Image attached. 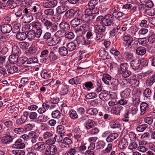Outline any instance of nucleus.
I'll list each match as a JSON object with an SVG mask.
<instances>
[{"label":"nucleus","mask_w":155,"mask_h":155,"mask_svg":"<svg viewBox=\"0 0 155 155\" xmlns=\"http://www.w3.org/2000/svg\"><path fill=\"white\" fill-rule=\"evenodd\" d=\"M3 124L8 129H10L11 130L13 129L12 127L13 126V122L12 121L10 120L6 121L3 122Z\"/></svg>","instance_id":"nucleus-41"},{"label":"nucleus","mask_w":155,"mask_h":155,"mask_svg":"<svg viewBox=\"0 0 155 155\" xmlns=\"http://www.w3.org/2000/svg\"><path fill=\"white\" fill-rule=\"evenodd\" d=\"M105 26L103 24H98L94 26L95 30L97 32H103L106 29Z\"/></svg>","instance_id":"nucleus-29"},{"label":"nucleus","mask_w":155,"mask_h":155,"mask_svg":"<svg viewBox=\"0 0 155 155\" xmlns=\"http://www.w3.org/2000/svg\"><path fill=\"white\" fill-rule=\"evenodd\" d=\"M38 60L36 58L34 57L29 58H27V64H31L37 63L38 62Z\"/></svg>","instance_id":"nucleus-62"},{"label":"nucleus","mask_w":155,"mask_h":155,"mask_svg":"<svg viewBox=\"0 0 155 155\" xmlns=\"http://www.w3.org/2000/svg\"><path fill=\"white\" fill-rule=\"evenodd\" d=\"M19 45L22 49H26L29 47V44L28 42L22 41L19 43Z\"/></svg>","instance_id":"nucleus-49"},{"label":"nucleus","mask_w":155,"mask_h":155,"mask_svg":"<svg viewBox=\"0 0 155 155\" xmlns=\"http://www.w3.org/2000/svg\"><path fill=\"white\" fill-rule=\"evenodd\" d=\"M33 19V16L31 15H26L21 18L22 21L25 23H28L31 22Z\"/></svg>","instance_id":"nucleus-22"},{"label":"nucleus","mask_w":155,"mask_h":155,"mask_svg":"<svg viewBox=\"0 0 155 155\" xmlns=\"http://www.w3.org/2000/svg\"><path fill=\"white\" fill-rule=\"evenodd\" d=\"M44 13L48 17L53 16L54 14V10L52 8H49L45 10Z\"/></svg>","instance_id":"nucleus-51"},{"label":"nucleus","mask_w":155,"mask_h":155,"mask_svg":"<svg viewBox=\"0 0 155 155\" xmlns=\"http://www.w3.org/2000/svg\"><path fill=\"white\" fill-rule=\"evenodd\" d=\"M125 137V136H124L119 143L118 147L120 149H123L126 147V139Z\"/></svg>","instance_id":"nucleus-34"},{"label":"nucleus","mask_w":155,"mask_h":155,"mask_svg":"<svg viewBox=\"0 0 155 155\" xmlns=\"http://www.w3.org/2000/svg\"><path fill=\"white\" fill-rule=\"evenodd\" d=\"M16 37L18 40H24L26 38L27 35L24 32H19L16 35Z\"/></svg>","instance_id":"nucleus-36"},{"label":"nucleus","mask_w":155,"mask_h":155,"mask_svg":"<svg viewBox=\"0 0 155 155\" xmlns=\"http://www.w3.org/2000/svg\"><path fill=\"white\" fill-rule=\"evenodd\" d=\"M57 131L60 134H63L65 132V127L61 125H58L57 127Z\"/></svg>","instance_id":"nucleus-45"},{"label":"nucleus","mask_w":155,"mask_h":155,"mask_svg":"<svg viewBox=\"0 0 155 155\" xmlns=\"http://www.w3.org/2000/svg\"><path fill=\"white\" fill-rule=\"evenodd\" d=\"M86 112L91 115L95 116L98 113V110L95 108H89L87 109Z\"/></svg>","instance_id":"nucleus-31"},{"label":"nucleus","mask_w":155,"mask_h":155,"mask_svg":"<svg viewBox=\"0 0 155 155\" xmlns=\"http://www.w3.org/2000/svg\"><path fill=\"white\" fill-rule=\"evenodd\" d=\"M2 140L3 143L9 144L12 142L13 138L10 135H6L2 137Z\"/></svg>","instance_id":"nucleus-20"},{"label":"nucleus","mask_w":155,"mask_h":155,"mask_svg":"<svg viewBox=\"0 0 155 155\" xmlns=\"http://www.w3.org/2000/svg\"><path fill=\"white\" fill-rule=\"evenodd\" d=\"M43 25L45 29L52 32H55L58 30L57 25H53L52 23L49 20L43 24Z\"/></svg>","instance_id":"nucleus-2"},{"label":"nucleus","mask_w":155,"mask_h":155,"mask_svg":"<svg viewBox=\"0 0 155 155\" xmlns=\"http://www.w3.org/2000/svg\"><path fill=\"white\" fill-rule=\"evenodd\" d=\"M95 125V121L91 119L88 120L84 123L85 127L87 130L93 128Z\"/></svg>","instance_id":"nucleus-21"},{"label":"nucleus","mask_w":155,"mask_h":155,"mask_svg":"<svg viewBox=\"0 0 155 155\" xmlns=\"http://www.w3.org/2000/svg\"><path fill=\"white\" fill-rule=\"evenodd\" d=\"M83 21L78 19V18H75L71 21L70 24L72 27L75 28L80 25Z\"/></svg>","instance_id":"nucleus-23"},{"label":"nucleus","mask_w":155,"mask_h":155,"mask_svg":"<svg viewBox=\"0 0 155 155\" xmlns=\"http://www.w3.org/2000/svg\"><path fill=\"white\" fill-rule=\"evenodd\" d=\"M99 97L100 99L104 101L108 100L110 97V95L107 91L103 90L99 95Z\"/></svg>","instance_id":"nucleus-18"},{"label":"nucleus","mask_w":155,"mask_h":155,"mask_svg":"<svg viewBox=\"0 0 155 155\" xmlns=\"http://www.w3.org/2000/svg\"><path fill=\"white\" fill-rule=\"evenodd\" d=\"M100 103V100L96 99L91 101L90 105L93 107H96Z\"/></svg>","instance_id":"nucleus-59"},{"label":"nucleus","mask_w":155,"mask_h":155,"mask_svg":"<svg viewBox=\"0 0 155 155\" xmlns=\"http://www.w3.org/2000/svg\"><path fill=\"white\" fill-rule=\"evenodd\" d=\"M136 53L138 55H143L146 52V49L144 47L140 46L136 50Z\"/></svg>","instance_id":"nucleus-27"},{"label":"nucleus","mask_w":155,"mask_h":155,"mask_svg":"<svg viewBox=\"0 0 155 155\" xmlns=\"http://www.w3.org/2000/svg\"><path fill=\"white\" fill-rule=\"evenodd\" d=\"M76 47V45L75 44L72 42L69 43L67 45L68 50L70 51H72L75 49Z\"/></svg>","instance_id":"nucleus-46"},{"label":"nucleus","mask_w":155,"mask_h":155,"mask_svg":"<svg viewBox=\"0 0 155 155\" xmlns=\"http://www.w3.org/2000/svg\"><path fill=\"white\" fill-rule=\"evenodd\" d=\"M119 71L120 74H122V76L124 78H126V63H123L120 64Z\"/></svg>","instance_id":"nucleus-24"},{"label":"nucleus","mask_w":155,"mask_h":155,"mask_svg":"<svg viewBox=\"0 0 155 155\" xmlns=\"http://www.w3.org/2000/svg\"><path fill=\"white\" fill-rule=\"evenodd\" d=\"M74 15V11L73 9H71L68 11L65 14L66 17L71 18H72Z\"/></svg>","instance_id":"nucleus-38"},{"label":"nucleus","mask_w":155,"mask_h":155,"mask_svg":"<svg viewBox=\"0 0 155 155\" xmlns=\"http://www.w3.org/2000/svg\"><path fill=\"white\" fill-rule=\"evenodd\" d=\"M49 52V51L48 50L45 49L41 53V55H40V57L41 58H43V59L45 60V62H46V61L47 60V58H46L47 57V56L48 55V53Z\"/></svg>","instance_id":"nucleus-58"},{"label":"nucleus","mask_w":155,"mask_h":155,"mask_svg":"<svg viewBox=\"0 0 155 155\" xmlns=\"http://www.w3.org/2000/svg\"><path fill=\"white\" fill-rule=\"evenodd\" d=\"M38 135L35 132L31 131L30 132L29 138V142L32 144L35 143L37 142Z\"/></svg>","instance_id":"nucleus-13"},{"label":"nucleus","mask_w":155,"mask_h":155,"mask_svg":"<svg viewBox=\"0 0 155 155\" xmlns=\"http://www.w3.org/2000/svg\"><path fill=\"white\" fill-rule=\"evenodd\" d=\"M63 138L61 134H59L55 136L54 138H53V140H54V143L56 140L58 142H61L62 141Z\"/></svg>","instance_id":"nucleus-56"},{"label":"nucleus","mask_w":155,"mask_h":155,"mask_svg":"<svg viewBox=\"0 0 155 155\" xmlns=\"http://www.w3.org/2000/svg\"><path fill=\"white\" fill-rule=\"evenodd\" d=\"M94 33L92 31H89L87 32L86 34V37L87 39H90L92 42L94 41Z\"/></svg>","instance_id":"nucleus-48"},{"label":"nucleus","mask_w":155,"mask_h":155,"mask_svg":"<svg viewBox=\"0 0 155 155\" xmlns=\"http://www.w3.org/2000/svg\"><path fill=\"white\" fill-rule=\"evenodd\" d=\"M26 121V119H25L21 116L20 118L16 120V124L18 126L24 124L25 122Z\"/></svg>","instance_id":"nucleus-53"},{"label":"nucleus","mask_w":155,"mask_h":155,"mask_svg":"<svg viewBox=\"0 0 155 155\" xmlns=\"http://www.w3.org/2000/svg\"><path fill=\"white\" fill-rule=\"evenodd\" d=\"M62 33L61 30L57 31L54 34V36L48 40H45L46 43L49 46H54L58 44L60 41V37H58Z\"/></svg>","instance_id":"nucleus-1"},{"label":"nucleus","mask_w":155,"mask_h":155,"mask_svg":"<svg viewBox=\"0 0 155 155\" xmlns=\"http://www.w3.org/2000/svg\"><path fill=\"white\" fill-rule=\"evenodd\" d=\"M68 9V7L67 6L61 5L57 8V12L58 14H61L64 12Z\"/></svg>","instance_id":"nucleus-25"},{"label":"nucleus","mask_w":155,"mask_h":155,"mask_svg":"<svg viewBox=\"0 0 155 155\" xmlns=\"http://www.w3.org/2000/svg\"><path fill=\"white\" fill-rule=\"evenodd\" d=\"M20 2L19 0H8L6 2V5L10 9H13L18 5V4Z\"/></svg>","instance_id":"nucleus-12"},{"label":"nucleus","mask_w":155,"mask_h":155,"mask_svg":"<svg viewBox=\"0 0 155 155\" xmlns=\"http://www.w3.org/2000/svg\"><path fill=\"white\" fill-rule=\"evenodd\" d=\"M72 141L68 137H66L64 138L62 141V143L65 145H69L71 144Z\"/></svg>","instance_id":"nucleus-63"},{"label":"nucleus","mask_w":155,"mask_h":155,"mask_svg":"<svg viewBox=\"0 0 155 155\" xmlns=\"http://www.w3.org/2000/svg\"><path fill=\"white\" fill-rule=\"evenodd\" d=\"M141 115H143L145 112L146 110L148 107V104L145 102H142L140 106Z\"/></svg>","instance_id":"nucleus-32"},{"label":"nucleus","mask_w":155,"mask_h":155,"mask_svg":"<svg viewBox=\"0 0 155 155\" xmlns=\"http://www.w3.org/2000/svg\"><path fill=\"white\" fill-rule=\"evenodd\" d=\"M113 21V18L112 15L108 14L104 16V24L105 26H108L111 25Z\"/></svg>","instance_id":"nucleus-6"},{"label":"nucleus","mask_w":155,"mask_h":155,"mask_svg":"<svg viewBox=\"0 0 155 155\" xmlns=\"http://www.w3.org/2000/svg\"><path fill=\"white\" fill-rule=\"evenodd\" d=\"M82 132L78 127H76L74 130V137L78 141H80L81 140Z\"/></svg>","instance_id":"nucleus-7"},{"label":"nucleus","mask_w":155,"mask_h":155,"mask_svg":"<svg viewBox=\"0 0 155 155\" xmlns=\"http://www.w3.org/2000/svg\"><path fill=\"white\" fill-rule=\"evenodd\" d=\"M65 38L68 40L73 39L75 36L74 33L72 31L66 32L65 34Z\"/></svg>","instance_id":"nucleus-50"},{"label":"nucleus","mask_w":155,"mask_h":155,"mask_svg":"<svg viewBox=\"0 0 155 155\" xmlns=\"http://www.w3.org/2000/svg\"><path fill=\"white\" fill-rule=\"evenodd\" d=\"M49 59L52 61L56 60L57 58V56L53 51H50V54L49 55Z\"/></svg>","instance_id":"nucleus-57"},{"label":"nucleus","mask_w":155,"mask_h":155,"mask_svg":"<svg viewBox=\"0 0 155 155\" xmlns=\"http://www.w3.org/2000/svg\"><path fill=\"white\" fill-rule=\"evenodd\" d=\"M85 18L84 20H83V21L86 22V24L88 27H90L91 26H93L94 24L93 23V20L94 18V16H85Z\"/></svg>","instance_id":"nucleus-10"},{"label":"nucleus","mask_w":155,"mask_h":155,"mask_svg":"<svg viewBox=\"0 0 155 155\" xmlns=\"http://www.w3.org/2000/svg\"><path fill=\"white\" fill-rule=\"evenodd\" d=\"M59 52L62 56H66L68 53V49L64 47L60 48H59Z\"/></svg>","instance_id":"nucleus-43"},{"label":"nucleus","mask_w":155,"mask_h":155,"mask_svg":"<svg viewBox=\"0 0 155 155\" xmlns=\"http://www.w3.org/2000/svg\"><path fill=\"white\" fill-rule=\"evenodd\" d=\"M12 147L17 149H23L25 147V144L21 139L17 140L12 145Z\"/></svg>","instance_id":"nucleus-8"},{"label":"nucleus","mask_w":155,"mask_h":155,"mask_svg":"<svg viewBox=\"0 0 155 155\" xmlns=\"http://www.w3.org/2000/svg\"><path fill=\"white\" fill-rule=\"evenodd\" d=\"M99 54L100 57L103 60L109 59L110 58L107 52L104 48H102L99 50Z\"/></svg>","instance_id":"nucleus-14"},{"label":"nucleus","mask_w":155,"mask_h":155,"mask_svg":"<svg viewBox=\"0 0 155 155\" xmlns=\"http://www.w3.org/2000/svg\"><path fill=\"white\" fill-rule=\"evenodd\" d=\"M41 77L44 79H48L51 77L50 74L45 71H42L41 74Z\"/></svg>","instance_id":"nucleus-52"},{"label":"nucleus","mask_w":155,"mask_h":155,"mask_svg":"<svg viewBox=\"0 0 155 155\" xmlns=\"http://www.w3.org/2000/svg\"><path fill=\"white\" fill-rule=\"evenodd\" d=\"M137 147V144L136 143L133 142L130 143L128 147L127 153L130 150H132L136 148Z\"/></svg>","instance_id":"nucleus-61"},{"label":"nucleus","mask_w":155,"mask_h":155,"mask_svg":"<svg viewBox=\"0 0 155 155\" xmlns=\"http://www.w3.org/2000/svg\"><path fill=\"white\" fill-rule=\"evenodd\" d=\"M141 62V60L140 59H136L129 62V64L133 69L136 70L138 69Z\"/></svg>","instance_id":"nucleus-9"},{"label":"nucleus","mask_w":155,"mask_h":155,"mask_svg":"<svg viewBox=\"0 0 155 155\" xmlns=\"http://www.w3.org/2000/svg\"><path fill=\"white\" fill-rule=\"evenodd\" d=\"M111 76L109 74H104L103 75L102 80L105 84L110 85L111 82Z\"/></svg>","instance_id":"nucleus-17"},{"label":"nucleus","mask_w":155,"mask_h":155,"mask_svg":"<svg viewBox=\"0 0 155 155\" xmlns=\"http://www.w3.org/2000/svg\"><path fill=\"white\" fill-rule=\"evenodd\" d=\"M124 107L121 106H116L112 110V113L117 115H120V113L123 111Z\"/></svg>","instance_id":"nucleus-30"},{"label":"nucleus","mask_w":155,"mask_h":155,"mask_svg":"<svg viewBox=\"0 0 155 155\" xmlns=\"http://www.w3.org/2000/svg\"><path fill=\"white\" fill-rule=\"evenodd\" d=\"M76 41L78 43L82 45H89L92 42V41L85 38L82 36L77 37L76 38Z\"/></svg>","instance_id":"nucleus-5"},{"label":"nucleus","mask_w":155,"mask_h":155,"mask_svg":"<svg viewBox=\"0 0 155 155\" xmlns=\"http://www.w3.org/2000/svg\"><path fill=\"white\" fill-rule=\"evenodd\" d=\"M52 117L54 119H59L61 116V114L60 111L57 110L53 111L51 113Z\"/></svg>","instance_id":"nucleus-47"},{"label":"nucleus","mask_w":155,"mask_h":155,"mask_svg":"<svg viewBox=\"0 0 155 155\" xmlns=\"http://www.w3.org/2000/svg\"><path fill=\"white\" fill-rule=\"evenodd\" d=\"M124 15V13L120 12H114L112 14L113 16L117 19H120Z\"/></svg>","instance_id":"nucleus-40"},{"label":"nucleus","mask_w":155,"mask_h":155,"mask_svg":"<svg viewBox=\"0 0 155 155\" xmlns=\"http://www.w3.org/2000/svg\"><path fill=\"white\" fill-rule=\"evenodd\" d=\"M78 148L77 147L71 148L68 151L66 152L64 155H75L77 152Z\"/></svg>","instance_id":"nucleus-35"},{"label":"nucleus","mask_w":155,"mask_h":155,"mask_svg":"<svg viewBox=\"0 0 155 155\" xmlns=\"http://www.w3.org/2000/svg\"><path fill=\"white\" fill-rule=\"evenodd\" d=\"M53 134L51 132L47 131L43 133L42 136L45 139H47L46 141V143L48 144H54V141L53 140Z\"/></svg>","instance_id":"nucleus-3"},{"label":"nucleus","mask_w":155,"mask_h":155,"mask_svg":"<svg viewBox=\"0 0 155 155\" xmlns=\"http://www.w3.org/2000/svg\"><path fill=\"white\" fill-rule=\"evenodd\" d=\"M70 117L72 119L74 120L78 117V114L76 111L74 110H71L69 111Z\"/></svg>","instance_id":"nucleus-39"},{"label":"nucleus","mask_w":155,"mask_h":155,"mask_svg":"<svg viewBox=\"0 0 155 155\" xmlns=\"http://www.w3.org/2000/svg\"><path fill=\"white\" fill-rule=\"evenodd\" d=\"M147 125L146 124H140L137 128V130L139 132H143L147 127Z\"/></svg>","instance_id":"nucleus-42"},{"label":"nucleus","mask_w":155,"mask_h":155,"mask_svg":"<svg viewBox=\"0 0 155 155\" xmlns=\"http://www.w3.org/2000/svg\"><path fill=\"white\" fill-rule=\"evenodd\" d=\"M74 15L75 18H78V19L82 21L84 20V18H85V15H83L82 12L80 10H78L75 12L74 11Z\"/></svg>","instance_id":"nucleus-26"},{"label":"nucleus","mask_w":155,"mask_h":155,"mask_svg":"<svg viewBox=\"0 0 155 155\" xmlns=\"http://www.w3.org/2000/svg\"><path fill=\"white\" fill-rule=\"evenodd\" d=\"M18 56L17 55L12 54L10 56L9 58V61L10 63L15 64L18 61Z\"/></svg>","instance_id":"nucleus-33"},{"label":"nucleus","mask_w":155,"mask_h":155,"mask_svg":"<svg viewBox=\"0 0 155 155\" xmlns=\"http://www.w3.org/2000/svg\"><path fill=\"white\" fill-rule=\"evenodd\" d=\"M17 149H14L12 150V153L15 155H24L25 153V151L23 150Z\"/></svg>","instance_id":"nucleus-37"},{"label":"nucleus","mask_w":155,"mask_h":155,"mask_svg":"<svg viewBox=\"0 0 155 155\" xmlns=\"http://www.w3.org/2000/svg\"><path fill=\"white\" fill-rule=\"evenodd\" d=\"M35 31L31 30L27 33V36L28 39L32 40L35 37Z\"/></svg>","instance_id":"nucleus-54"},{"label":"nucleus","mask_w":155,"mask_h":155,"mask_svg":"<svg viewBox=\"0 0 155 155\" xmlns=\"http://www.w3.org/2000/svg\"><path fill=\"white\" fill-rule=\"evenodd\" d=\"M69 82L71 84H78L80 83L81 80L78 78H74L70 79Z\"/></svg>","instance_id":"nucleus-44"},{"label":"nucleus","mask_w":155,"mask_h":155,"mask_svg":"<svg viewBox=\"0 0 155 155\" xmlns=\"http://www.w3.org/2000/svg\"><path fill=\"white\" fill-rule=\"evenodd\" d=\"M38 117L37 114L35 112H31L29 113V117L30 120H35Z\"/></svg>","instance_id":"nucleus-64"},{"label":"nucleus","mask_w":155,"mask_h":155,"mask_svg":"<svg viewBox=\"0 0 155 155\" xmlns=\"http://www.w3.org/2000/svg\"><path fill=\"white\" fill-rule=\"evenodd\" d=\"M118 135L116 133H113L110 134L106 139L108 142H111L118 137Z\"/></svg>","instance_id":"nucleus-28"},{"label":"nucleus","mask_w":155,"mask_h":155,"mask_svg":"<svg viewBox=\"0 0 155 155\" xmlns=\"http://www.w3.org/2000/svg\"><path fill=\"white\" fill-rule=\"evenodd\" d=\"M46 144L43 142H39L35 144L34 146V149L35 150L42 151L45 148Z\"/></svg>","instance_id":"nucleus-15"},{"label":"nucleus","mask_w":155,"mask_h":155,"mask_svg":"<svg viewBox=\"0 0 155 155\" xmlns=\"http://www.w3.org/2000/svg\"><path fill=\"white\" fill-rule=\"evenodd\" d=\"M60 28L64 31H66L70 29L69 24L65 21H62L61 22L59 25Z\"/></svg>","instance_id":"nucleus-19"},{"label":"nucleus","mask_w":155,"mask_h":155,"mask_svg":"<svg viewBox=\"0 0 155 155\" xmlns=\"http://www.w3.org/2000/svg\"><path fill=\"white\" fill-rule=\"evenodd\" d=\"M134 43L133 41L132 38L130 36H127V51H134Z\"/></svg>","instance_id":"nucleus-4"},{"label":"nucleus","mask_w":155,"mask_h":155,"mask_svg":"<svg viewBox=\"0 0 155 155\" xmlns=\"http://www.w3.org/2000/svg\"><path fill=\"white\" fill-rule=\"evenodd\" d=\"M97 96V94L95 93L92 92L87 94L85 97L87 99H91L96 98Z\"/></svg>","instance_id":"nucleus-55"},{"label":"nucleus","mask_w":155,"mask_h":155,"mask_svg":"<svg viewBox=\"0 0 155 155\" xmlns=\"http://www.w3.org/2000/svg\"><path fill=\"white\" fill-rule=\"evenodd\" d=\"M7 71L8 73L10 74H13L16 72L18 70V68L16 66L8 64L6 65Z\"/></svg>","instance_id":"nucleus-16"},{"label":"nucleus","mask_w":155,"mask_h":155,"mask_svg":"<svg viewBox=\"0 0 155 155\" xmlns=\"http://www.w3.org/2000/svg\"><path fill=\"white\" fill-rule=\"evenodd\" d=\"M77 112L78 116H82L85 113V110L83 107H79L77 108Z\"/></svg>","instance_id":"nucleus-60"},{"label":"nucleus","mask_w":155,"mask_h":155,"mask_svg":"<svg viewBox=\"0 0 155 155\" xmlns=\"http://www.w3.org/2000/svg\"><path fill=\"white\" fill-rule=\"evenodd\" d=\"M12 27L10 25L4 24L0 26L1 31L3 33H9L12 30Z\"/></svg>","instance_id":"nucleus-11"}]
</instances>
